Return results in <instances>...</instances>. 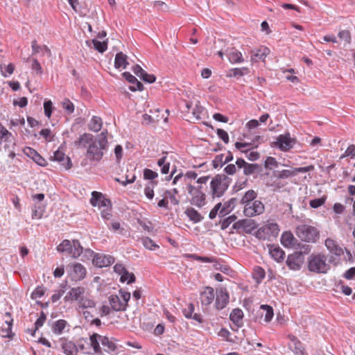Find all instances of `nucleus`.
<instances>
[{"instance_id": "f257e3e1", "label": "nucleus", "mask_w": 355, "mask_h": 355, "mask_svg": "<svg viewBox=\"0 0 355 355\" xmlns=\"http://www.w3.org/2000/svg\"><path fill=\"white\" fill-rule=\"evenodd\" d=\"M107 131H103L101 134L95 137V139L88 146L87 150V157L91 161H100L103 155L104 151L107 148Z\"/></svg>"}, {"instance_id": "f03ea898", "label": "nucleus", "mask_w": 355, "mask_h": 355, "mask_svg": "<svg viewBox=\"0 0 355 355\" xmlns=\"http://www.w3.org/2000/svg\"><path fill=\"white\" fill-rule=\"evenodd\" d=\"M232 179L225 174H217L210 182V195L213 199L221 198L227 190Z\"/></svg>"}, {"instance_id": "7ed1b4c3", "label": "nucleus", "mask_w": 355, "mask_h": 355, "mask_svg": "<svg viewBox=\"0 0 355 355\" xmlns=\"http://www.w3.org/2000/svg\"><path fill=\"white\" fill-rule=\"evenodd\" d=\"M307 268L315 273H327L330 266L327 263V256L323 253L311 254L307 261Z\"/></svg>"}, {"instance_id": "20e7f679", "label": "nucleus", "mask_w": 355, "mask_h": 355, "mask_svg": "<svg viewBox=\"0 0 355 355\" xmlns=\"http://www.w3.org/2000/svg\"><path fill=\"white\" fill-rule=\"evenodd\" d=\"M295 234L302 241L316 243L320 239V230L308 224L298 225L295 228Z\"/></svg>"}, {"instance_id": "39448f33", "label": "nucleus", "mask_w": 355, "mask_h": 355, "mask_svg": "<svg viewBox=\"0 0 355 355\" xmlns=\"http://www.w3.org/2000/svg\"><path fill=\"white\" fill-rule=\"evenodd\" d=\"M265 206L260 200H254L250 205H245L243 208V214L245 216L251 218L260 215L264 212Z\"/></svg>"}, {"instance_id": "423d86ee", "label": "nucleus", "mask_w": 355, "mask_h": 355, "mask_svg": "<svg viewBox=\"0 0 355 355\" xmlns=\"http://www.w3.org/2000/svg\"><path fill=\"white\" fill-rule=\"evenodd\" d=\"M304 262V257L302 256L301 252L296 251L288 255L286 260V264L291 270H300Z\"/></svg>"}, {"instance_id": "0eeeda50", "label": "nucleus", "mask_w": 355, "mask_h": 355, "mask_svg": "<svg viewBox=\"0 0 355 355\" xmlns=\"http://www.w3.org/2000/svg\"><path fill=\"white\" fill-rule=\"evenodd\" d=\"M279 232V225L277 223H271L259 228L257 232V237L266 239V236H277Z\"/></svg>"}, {"instance_id": "6e6552de", "label": "nucleus", "mask_w": 355, "mask_h": 355, "mask_svg": "<svg viewBox=\"0 0 355 355\" xmlns=\"http://www.w3.org/2000/svg\"><path fill=\"white\" fill-rule=\"evenodd\" d=\"M230 295L226 288H216L215 307L217 310L224 309L229 303Z\"/></svg>"}, {"instance_id": "1a4fd4ad", "label": "nucleus", "mask_w": 355, "mask_h": 355, "mask_svg": "<svg viewBox=\"0 0 355 355\" xmlns=\"http://www.w3.org/2000/svg\"><path fill=\"white\" fill-rule=\"evenodd\" d=\"M257 227V224L252 219H241L235 222L232 228L237 231L242 230L246 234H251L253 230Z\"/></svg>"}, {"instance_id": "9d476101", "label": "nucleus", "mask_w": 355, "mask_h": 355, "mask_svg": "<svg viewBox=\"0 0 355 355\" xmlns=\"http://www.w3.org/2000/svg\"><path fill=\"white\" fill-rule=\"evenodd\" d=\"M67 268L71 270V275L75 281L82 280L86 276V268L80 263H71Z\"/></svg>"}, {"instance_id": "9b49d317", "label": "nucleus", "mask_w": 355, "mask_h": 355, "mask_svg": "<svg viewBox=\"0 0 355 355\" xmlns=\"http://www.w3.org/2000/svg\"><path fill=\"white\" fill-rule=\"evenodd\" d=\"M295 143V140L292 139L290 134L288 132L284 135H280L277 138L275 145L278 146L280 150L288 151L293 148Z\"/></svg>"}, {"instance_id": "f8f14e48", "label": "nucleus", "mask_w": 355, "mask_h": 355, "mask_svg": "<svg viewBox=\"0 0 355 355\" xmlns=\"http://www.w3.org/2000/svg\"><path fill=\"white\" fill-rule=\"evenodd\" d=\"M93 263L99 268L107 267L114 262V258L111 255L96 254L93 258Z\"/></svg>"}, {"instance_id": "ddd939ff", "label": "nucleus", "mask_w": 355, "mask_h": 355, "mask_svg": "<svg viewBox=\"0 0 355 355\" xmlns=\"http://www.w3.org/2000/svg\"><path fill=\"white\" fill-rule=\"evenodd\" d=\"M189 193L191 196L190 203L198 208H202L206 204V194L204 192L191 191L188 189Z\"/></svg>"}, {"instance_id": "4468645a", "label": "nucleus", "mask_w": 355, "mask_h": 355, "mask_svg": "<svg viewBox=\"0 0 355 355\" xmlns=\"http://www.w3.org/2000/svg\"><path fill=\"white\" fill-rule=\"evenodd\" d=\"M51 159L59 162L61 166L65 170H69L72 167L71 159L67 157L65 154L59 149L54 152Z\"/></svg>"}, {"instance_id": "2eb2a0df", "label": "nucleus", "mask_w": 355, "mask_h": 355, "mask_svg": "<svg viewBox=\"0 0 355 355\" xmlns=\"http://www.w3.org/2000/svg\"><path fill=\"white\" fill-rule=\"evenodd\" d=\"M324 245L329 252L336 257H340L344 253V249L331 238H327L325 240Z\"/></svg>"}, {"instance_id": "dca6fc26", "label": "nucleus", "mask_w": 355, "mask_h": 355, "mask_svg": "<svg viewBox=\"0 0 355 355\" xmlns=\"http://www.w3.org/2000/svg\"><path fill=\"white\" fill-rule=\"evenodd\" d=\"M122 76L132 85L129 86V89L132 92L142 91L144 89L143 84L139 81L135 76L130 72L125 71L122 73Z\"/></svg>"}, {"instance_id": "f3484780", "label": "nucleus", "mask_w": 355, "mask_h": 355, "mask_svg": "<svg viewBox=\"0 0 355 355\" xmlns=\"http://www.w3.org/2000/svg\"><path fill=\"white\" fill-rule=\"evenodd\" d=\"M24 154L31 158L36 164L41 166L47 165V162L35 149L31 147H26L24 149Z\"/></svg>"}, {"instance_id": "a211bd4d", "label": "nucleus", "mask_w": 355, "mask_h": 355, "mask_svg": "<svg viewBox=\"0 0 355 355\" xmlns=\"http://www.w3.org/2000/svg\"><path fill=\"white\" fill-rule=\"evenodd\" d=\"M269 253L277 262L281 263L285 257L284 251L278 245H268Z\"/></svg>"}, {"instance_id": "6ab92c4d", "label": "nucleus", "mask_w": 355, "mask_h": 355, "mask_svg": "<svg viewBox=\"0 0 355 355\" xmlns=\"http://www.w3.org/2000/svg\"><path fill=\"white\" fill-rule=\"evenodd\" d=\"M85 293V288L83 287H75L72 288L64 297L65 302L78 300L81 299L83 295Z\"/></svg>"}, {"instance_id": "aec40b11", "label": "nucleus", "mask_w": 355, "mask_h": 355, "mask_svg": "<svg viewBox=\"0 0 355 355\" xmlns=\"http://www.w3.org/2000/svg\"><path fill=\"white\" fill-rule=\"evenodd\" d=\"M214 297V288L207 286L205 291L201 292L200 299L202 305L207 306L212 303Z\"/></svg>"}, {"instance_id": "412c9836", "label": "nucleus", "mask_w": 355, "mask_h": 355, "mask_svg": "<svg viewBox=\"0 0 355 355\" xmlns=\"http://www.w3.org/2000/svg\"><path fill=\"white\" fill-rule=\"evenodd\" d=\"M95 139V137L90 133H84L79 137V138L74 141V145L77 148H85L89 146L92 142Z\"/></svg>"}, {"instance_id": "4be33fe9", "label": "nucleus", "mask_w": 355, "mask_h": 355, "mask_svg": "<svg viewBox=\"0 0 355 355\" xmlns=\"http://www.w3.org/2000/svg\"><path fill=\"white\" fill-rule=\"evenodd\" d=\"M62 348L66 355H77L78 348L76 345L72 341L62 338Z\"/></svg>"}, {"instance_id": "5701e85b", "label": "nucleus", "mask_w": 355, "mask_h": 355, "mask_svg": "<svg viewBox=\"0 0 355 355\" xmlns=\"http://www.w3.org/2000/svg\"><path fill=\"white\" fill-rule=\"evenodd\" d=\"M298 241L293 236L291 232H284L281 236V243L285 248L294 247Z\"/></svg>"}, {"instance_id": "b1692460", "label": "nucleus", "mask_w": 355, "mask_h": 355, "mask_svg": "<svg viewBox=\"0 0 355 355\" xmlns=\"http://www.w3.org/2000/svg\"><path fill=\"white\" fill-rule=\"evenodd\" d=\"M109 303L112 309L114 311H125V307L122 303V300L116 295H112L108 298Z\"/></svg>"}, {"instance_id": "393cba45", "label": "nucleus", "mask_w": 355, "mask_h": 355, "mask_svg": "<svg viewBox=\"0 0 355 355\" xmlns=\"http://www.w3.org/2000/svg\"><path fill=\"white\" fill-rule=\"evenodd\" d=\"M243 312L241 309H234L230 315V320L237 327H240L243 324Z\"/></svg>"}, {"instance_id": "a878e982", "label": "nucleus", "mask_w": 355, "mask_h": 355, "mask_svg": "<svg viewBox=\"0 0 355 355\" xmlns=\"http://www.w3.org/2000/svg\"><path fill=\"white\" fill-rule=\"evenodd\" d=\"M237 202L238 200L236 198H232L225 202L219 212V216L223 217L225 215L230 214L235 207Z\"/></svg>"}, {"instance_id": "bb28decb", "label": "nucleus", "mask_w": 355, "mask_h": 355, "mask_svg": "<svg viewBox=\"0 0 355 355\" xmlns=\"http://www.w3.org/2000/svg\"><path fill=\"white\" fill-rule=\"evenodd\" d=\"M225 52V54L230 62L236 63L243 62V59L241 53L237 51L236 49H227Z\"/></svg>"}, {"instance_id": "cd10ccee", "label": "nucleus", "mask_w": 355, "mask_h": 355, "mask_svg": "<svg viewBox=\"0 0 355 355\" xmlns=\"http://www.w3.org/2000/svg\"><path fill=\"white\" fill-rule=\"evenodd\" d=\"M264 312H265L264 320L266 322H268L272 320V318L274 315L273 309L272 306H270L269 305L262 304L259 307V311H258V314H259V315L262 317L263 315Z\"/></svg>"}, {"instance_id": "c85d7f7f", "label": "nucleus", "mask_w": 355, "mask_h": 355, "mask_svg": "<svg viewBox=\"0 0 355 355\" xmlns=\"http://www.w3.org/2000/svg\"><path fill=\"white\" fill-rule=\"evenodd\" d=\"M127 59L128 56L123 52L121 51L117 53L116 54L114 60V67L116 69H125L127 67V65L128 64Z\"/></svg>"}, {"instance_id": "c756f323", "label": "nucleus", "mask_w": 355, "mask_h": 355, "mask_svg": "<svg viewBox=\"0 0 355 355\" xmlns=\"http://www.w3.org/2000/svg\"><path fill=\"white\" fill-rule=\"evenodd\" d=\"M31 47L33 50V55L42 52L43 55L46 53L48 57L51 56V51L49 48L46 45H38L35 40L32 41Z\"/></svg>"}, {"instance_id": "7c9ffc66", "label": "nucleus", "mask_w": 355, "mask_h": 355, "mask_svg": "<svg viewBox=\"0 0 355 355\" xmlns=\"http://www.w3.org/2000/svg\"><path fill=\"white\" fill-rule=\"evenodd\" d=\"M184 214L189 218V220L193 221L194 223H198L203 219V217L201 216V214L192 207L187 208L184 211Z\"/></svg>"}, {"instance_id": "2f4dec72", "label": "nucleus", "mask_w": 355, "mask_h": 355, "mask_svg": "<svg viewBox=\"0 0 355 355\" xmlns=\"http://www.w3.org/2000/svg\"><path fill=\"white\" fill-rule=\"evenodd\" d=\"M257 197V193L253 189L247 191L240 200V204L245 206V205H250L251 202L256 200Z\"/></svg>"}, {"instance_id": "473e14b6", "label": "nucleus", "mask_w": 355, "mask_h": 355, "mask_svg": "<svg viewBox=\"0 0 355 355\" xmlns=\"http://www.w3.org/2000/svg\"><path fill=\"white\" fill-rule=\"evenodd\" d=\"M78 352L81 351L85 354H92L90 352L89 343L87 338H80L77 342Z\"/></svg>"}, {"instance_id": "72a5a7b5", "label": "nucleus", "mask_w": 355, "mask_h": 355, "mask_svg": "<svg viewBox=\"0 0 355 355\" xmlns=\"http://www.w3.org/2000/svg\"><path fill=\"white\" fill-rule=\"evenodd\" d=\"M102 125L103 121L101 118L99 116H94L88 124V128L90 130L97 132L101 130Z\"/></svg>"}, {"instance_id": "f704fd0d", "label": "nucleus", "mask_w": 355, "mask_h": 355, "mask_svg": "<svg viewBox=\"0 0 355 355\" xmlns=\"http://www.w3.org/2000/svg\"><path fill=\"white\" fill-rule=\"evenodd\" d=\"M83 252V248L80 245L79 241H72V250L69 251V254H71L72 257L77 258L80 256Z\"/></svg>"}, {"instance_id": "c9c22d12", "label": "nucleus", "mask_w": 355, "mask_h": 355, "mask_svg": "<svg viewBox=\"0 0 355 355\" xmlns=\"http://www.w3.org/2000/svg\"><path fill=\"white\" fill-rule=\"evenodd\" d=\"M98 338L101 339V336L96 333L93 334L89 338V347L93 348L94 353L101 352V347L98 340Z\"/></svg>"}, {"instance_id": "e433bc0d", "label": "nucleus", "mask_w": 355, "mask_h": 355, "mask_svg": "<svg viewBox=\"0 0 355 355\" xmlns=\"http://www.w3.org/2000/svg\"><path fill=\"white\" fill-rule=\"evenodd\" d=\"M249 73V69L246 67L242 68H234L231 69L227 75L228 77H235L240 78L244 75H246Z\"/></svg>"}, {"instance_id": "4c0bfd02", "label": "nucleus", "mask_w": 355, "mask_h": 355, "mask_svg": "<svg viewBox=\"0 0 355 355\" xmlns=\"http://www.w3.org/2000/svg\"><path fill=\"white\" fill-rule=\"evenodd\" d=\"M273 175L278 179H286L295 176L294 168L293 170L275 171Z\"/></svg>"}, {"instance_id": "58836bf2", "label": "nucleus", "mask_w": 355, "mask_h": 355, "mask_svg": "<svg viewBox=\"0 0 355 355\" xmlns=\"http://www.w3.org/2000/svg\"><path fill=\"white\" fill-rule=\"evenodd\" d=\"M157 184V181H151L148 182L145 189H144V194L147 198L152 200L154 197V187Z\"/></svg>"}, {"instance_id": "ea45409f", "label": "nucleus", "mask_w": 355, "mask_h": 355, "mask_svg": "<svg viewBox=\"0 0 355 355\" xmlns=\"http://www.w3.org/2000/svg\"><path fill=\"white\" fill-rule=\"evenodd\" d=\"M67 322L64 320H57L54 324L53 325L52 329L54 334H60L62 333L64 329L65 328Z\"/></svg>"}, {"instance_id": "a19ab883", "label": "nucleus", "mask_w": 355, "mask_h": 355, "mask_svg": "<svg viewBox=\"0 0 355 355\" xmlns=\"http://www.w3.org/2000/svg\"><path fill=\"white\" fill-rule=\"evenodd\" d=\"M94 49L99 53H104L107 49V42L106 41L101 42L96 39L92 40Z\"/></svg>"}, {"instance_id": "79ce46f5", "label": "nucleus", "mask_w": 355, "mask_h": 355, "mask_svg": "<svg viewBox=\"0 0 355 355\" xmlns=\"http://www.w3.org/2000/svg\"><path fill=\"white\" fill-rule=\"evenodd\" d=\"M260 168L259 165L257 164H249L247 163L245 166L243 168V173L245 175H250L256 173L258 169Z\"/></svg>"}, {"instance_id": "37998d69", "label": "nucleus", "mask_w": 355, "mask_h": 355, "mask_svg": "<svg viewBox=\"0 0 355 355\" xmlns=\"http://www.w3.org/2000/svg\"><path fill=\"white\" fill-rule=\"evenodd\" d=\"M72 250V243L70 241L65 239L64 240L58 247L57 250L60 252H68L69 254V251Z\"/></svg>"}, {"instance_id": "c03bdc74", "label": "nucleus", "mask_w": 355, "mask_h": 355, "mask_svg": "<svg viewBox=\"0 0 355 355\" xmlns=\"http://www.w3.org/2000/svg\"><path fill=\"white\" fill-rule=\"evenodd\" d=\"M338 37L341 40H343L345 44L344 46H345L346 44H349L352 42V36L351 33L348 30H342L338 32Z\"/></svg>"}, {"instance_id": "a18cd8bd", "label": "nucleus", "mask_w": 355, "mask_h": 355, "mask_svg": "<svg viewBox=\"0 0 355 355\" xmlns=\"http://www.w3.org/2000/svg\"><path fill=\"white\" fill-rule=\"evenodd\" d=\"M120 280L122 282H127L128 284H130L135 282L136 277L132 272H129L127 270L124 274H122Z\"/></svg>"}, {"instance_id": "49530a36", "label": "nucleus", "mask_w": 355, "mask_h": 355, "mask_svg": "<svg viewBox=\"0 0 355 355\" xmlns=\"http://www.w3.org/2000/svg\"><path fill=\"white\" fill-rule=\"evenodd\" d=\"M144 246L148 250H153L159 246L149 237H144L141 239Z\"/></svg>"}, {"instance_id": "de8ad7c7", "label": "nucleus", "mask_w": 355, "mask_h": 355, "mask_svg": "<svg viewBox=\"0 0 355 355\" xmlns=\"http://www.w3.org/2000/svg\"><path fill=\"white\" fill-rule=\"evenodd\" d=\"M101 342L103 346L107 347L110 351H114L116 349V345L107 336H101Z\"/></svg>"}, {"instance_id": "09e8293b", "label": "nucleus", "mask_w": 355, "mask_h": 355, "mask_svg": "<svg viewBox=\"0 0 355 355\" xmlns=\"http://www.w3.org/2000/svg\"><path fill=\"white\" fill-rule=\"evenodd\" d=\"M279 165V162L275 157H268L264 162V167L267 169H272V168H277Z\"/></svg>"}, {"instance_id": "8fccbe9b", "label": "nucleus", "mask_w": 355, "mask_h": 355, "mask_svg": "<svg viewBox=\"0 0 355 355\" xmlns=\"http://www.w3.org/2000/svg\"><path fill=\"white\" fill-rule=\"evenodd\" d=\"M44 210L41 205H35L32 210V218H41L44 214Z\"/></svg>"}, {"instance_id": "3c124183", "label": "nucleus", "mask_w": 355, "mask_h": 355, "mask_svg": "<svg viewBox=\"0 0 355 355\" xmlns=\"http://www.w3.org/2000/svg\"><path fill=\"white\" fill-rule=\"evenodd\" d=\"M326 196H322V198H315L310 200L309 205L312 208L316 209L324 205L326 201Z\"/></svg>"}, {"instance_id": "603ef678", "label": "nucleus", "mask_w": 355, "mask_h": 355, "mask_svg": "<svg viewBox=\"0 0 355 355\" xmlns=\"http://www.w3.org/2000/svg\"><path fill=\"white\" fill-rule=\"evenodd\" d=\"M63 109L68 113L72 114L74 112V105L73 103L68 98H65L62 103Z\"/></svg>"}, {"instance_id": "864d4df0", "label": "nucleus", "mask_w": 355, "mask_h": 355, "mask_svg": "<svg viewBox=\"0 0 355 355\" xmlns=\"http://www.w3.org/2000/svg\"><path fill=\"white\" fill-rule=\"evenodd\" d=\"M80 306L83 309L94 307L96 303L94 300L87 298H81L79 300Z\"/></svg>"}, {"instance_id": "5fc2aeb1", "label": "nucleus", "mask_w": 355, "mask_h": 355, "mask_svg": "<svg viewBox=\"0 0 355 355\" xmlns=\"http://www.w3.org/2000/svg\"><path fill=\"white\" fill-rule=\"evenodd\" d=\"M103 194L98 191H93L92 193V198L90 199V203L93 207H96L98 205V202L102 198Z\"/></svg>"}, {"instance_id": "6e6d98bb", "label": "nucleus", "mask_w": 355, "mask_h": 355, "mask_svg": "<svg viewBox=\"0 0 355 355\" xmlns=\"http://www.w3.org/2000/svg\"><path fill=\"white\" fill-rule=\"evenodd\" d=\"M224 155L220 154L217 155L215 158L212 161V165L214 168H217L218 167H222L225 164L223 161Z\"/></svg>"}, {"instance_id": "4d7b16f0", "label": "nucleus", "mask_w": 355, "mask_h": 355, "mask_svg": "<svg viewBox=\"0 0 355 355\" xmlns=\"http://www.w3.org/2000/svg\"><path fill=\"white\" fill-rule=\"evenodd\" d=\"M46 319V314L43 311H42L40 313L39 318L37 319V320L35 322V328L33 330V334H35V331L39 329V327H41L42 326H43Z\"/></svg>"}, {"instance_id": "13d9d810", "label": "nucleus", "mask_w": 355, "mask_h": 355, "mask_svg": "<svg viewBox=\"0 0 355 355\" xmlns=\"http://www.w3.org/2000/svg\"><path fill=\"white\" fill-rule=\"evenodd\" d=\"M290 348L292 349L294 354L300 355L304 352L302 347V343L300 340L295 343L293 345H290Z\"/></svg>"}, {"instance_id": "bf43d9fd", "label": "nucleus", "mask_w": 355, "mask_h": 355, "mask_svg": "<svg viewBox=\"0 0 355 355\" xmlns=\"http://www.w3.org/2000/svg\"><path fill=\"white\" fill-rule=\"evenodd\" d=\"M158 176L157 173L155 171H153L151 169L149 168H145L144 170V178L145 180H150L151 181H153L155 178H156Z\"/></svg>"}, {"instance_id": "052dcab7", "label": "nucleus", "mask_w": 355, "mask_h": 355, "mask_svg": "<svg viewBox=\"0 0 355 355\" xmlns=\"http://www.w3.org/2000/svg\"><path fill=\"white\" fill-rule=\"evenodd\" d=\"M236 216L235 215H232L225 218L223 220L220 222L221 230H224L227 229L231 223L236 220Z\"/></svg>"}, {"instance_id": "680f3d73", "label": "nucleus", "mask_w": 355, "mask_h": 355, "mask_svg": "<svg viewBox=\"0 0 355 355\" xmlns=\"http://www.w3.org/2000/svg\"><path fill=\"white\" fill-rule=\"evenodd\" d=\"M53 103L51 101H45L44 103V114L48 118H50L53 111Z\"/></svg>"}, {"instance_id": "e2e57ef3", "label": "nucleus", "mask_w": 355, "mask_h": 355, "mask_svg": "<svg viewBox=\"0 0 355 355\" xmlns=\"http://www.w3.org/2000/svg\"><path fill=\"white\" fill-rule=\"evenodd\" d=\"M297 248H300V250L296 251V252H301L302 256L304 257L305 254H308L311 250L312 247L310 245L302 244L300 242H297Z\"/></svg>"}, {"instance_id": "0e129e2a", "label": "nucleus", "mask_w": 355, "mask_h": 355, "mask_svg": "<svg viewBox=\"0 0 355 355\" xmlns=\"http://www.w3.org/2000/svg\"><path fill=\"white\" fill-rule=\"evenodd\" d=\"M213 263H214V268L216 270H220L223 273L228 274L229 270H230V268L228 266L221 264L220 263L216 261V259H215V261Z\"/></svg>"}, {"instance_id": "69168bd1", "label": "nucleus", "mask_w": 355, "mask_h": 355, "mask_svg": "<svg viewBox=\"0 0 355 355\" xmlns=\"http://www.w3.org/2000/svg\"><path fill=\"white\" fill-rule=\"evenodd\" d=\"M265 271L261 267H257L254 275V279H257V282L259 283L265 277Z\"/></svg>"}, {"instance_id": "338daca9", "label": "nucleus", "mask_w": 355, "mask_h": 355, "mask_svg": "<svg viewBox=\"0 0 355 355\" xmlns=\"http://www.w3.org/2000/svg\"><path fill=\"white\" fill-rule=\"evenodd\" d=\"M45 293V288L42 286H37L31 294L33 299L42 297Z\"/></svg>"}, {"instance_id": "774afa93", "label": "nucleus", "mask_w": 355, "mask_h": 355, "mask_svg": "<svg viewBox=\"0 0 355 355\" xmlns=\"http://www.w3.org/2000/svg\"><path fill=\"white\" fill-rule=\"evenodd\" d=\"M204 111V107L200 105H196V107L193 109L192 114L195 119L198 121L201 119L200 114Z\"/></svg>"}]
</instances>
